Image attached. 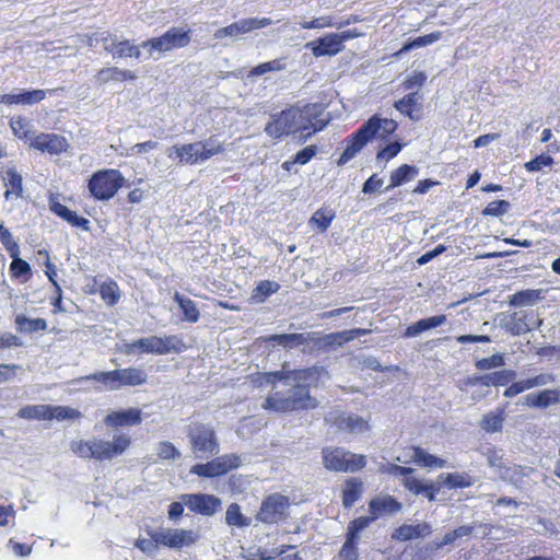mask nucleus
Here are the masks:
<instances>
[{"label": "nucleus", "mask_w": 560, "mask_h": 560, "mask_svg": "<svg viewBox=\"0 0 560 560\" xmlns=\"http://www.w3.org/2000/svg\"><path fill=\"white\" fill-rule=\"evenodd\" d=\"M323 375H327L323 366H317V375L312 381H292L285 390L270 392L262 404L265 410L278 413L315 409L318 401L311 396L310 387H316Z\"/></svg>", "instance_id": "obj_1"}, {"label": "nucleus", "mask_w": 560, "mask_h": 560, "mask_svg": "<svg viewBox=\"0 0 560 560\" xmlns=\"http://www.w3.org/2000/svg\"><path fill=\"white\" fill-rule=\"evenodd\" d=\"M317 114L318 107L316 105H306L302 108L292 106L281 113L271 115L270 121L265 127V132L277 139L300 130H320L323 126L317 127V121H314Z\"/></svg>", "instance_id": "obj_2"}, {"label": "nucleus", "mask_w": 560, "mask_h": 560, "mask_svg": "<svg viewBox=\"0 0 560 560\" xmlns=\"http://www.w3.org/2000/svg\"><path fill=\"white\" fill-rule=\"evenodd\" d=\"M481 454L493 474L501 481L522 491H528L536 483L534 477L537 470L530 466L511 463L505 458L502 450L486 447L481 451Z\"/></svg>", "instance_id": "obj_3"}, {"label": "nucleus", "mask_w": 560, "mask_h": 560, "mask_svg": "<svg viewBox=\"0 0 560 560\" xmlns=\"http://www.w3.org/2000/svg\"><path fill=\"white\" fill-rule=\"evenodd\" d=\"M397 129L393 119L372 116L353 136L350 144L340 155L338 164L348 163L373 138L384 139Z\"/></svg>", "instance_id": "obj_4"}, {"label": "nucleus", "mask_w": 560, "mask_h": 560, "mask_svg": "<svg viewBox=\"0 0 560 560\" xmlns=\"http://www.w3.org/2000/svg\"><path fill=\"white\" fill-rule=\"evenodd\" d=\"M322 457L324 467L336 472H355L366 464L363 455L353 454L342 447H324Z\"/></svg>", "instance_id": "obj_5"}, {"label": "nucleus", "mask_w": 560, "mask_h": 560, "mask_svg": "<svg viewBox=\"0 0 560 560\" xmlns=\"http://www.w3.org/2000/svg\"><path fill=\"white\" fill-rule=\"evenodd\" d=\"M191 452L196 458H208L219 453L214 430L202 423H194L188 429Z\"/></svg>", "instance_id": "obj_6"}, {"label": "nucleus", "mask_w": 560, "mask_h": 560, "mask_svg": "<svg viewBox=\"0 0 560 560\" xmlns=\"http://www.w3.org/2000/svg\"><path fill=\"white\" fill-rule=\"evenodd\" d=\"M125 178L117 170H102L94 173L89 180L91 195L98 200H108L124 185Z\"/></svg>", "instance_id": "obj_7"}, {"label": "nucleus", "mask_w": 560, "mask_h": 560, "mask_svg": "<svg viewBox=\"0 0 560 560\" xmlns=\"http://www.w3.org/2000/svg\"><path fill=\"white\" fill-rule=\"evenodd\" d=\"M190 31L182 27H171L162 36L151 38L141 44L142 48H148L150 56L153 52H165L187 46L190 43Z\"/></svg>", "instance_id": "obj_8"}, {"label": "nucleus", "mask_w": 560, "mask_h": 560, "mask_svg": "<svg viewBox=\"0 0 560 560\" xmlns=\"http://www.w3.org/2000/svg\"><path fill=\"white\" fill-rule=\"evenodd\" d=\"M150 536L161 546L176 550L192 546L198 539L194 530L184 528H158Z\"/></svg>", "instance_id": "obj_9"}, {"label": "nucleus", "mask_w": 560, "mask_h": 560, "mask_svg": "<svg viewBox=\"0 0 560 560\" xmlns=\"http://www.w3.org/2000/svg\"><path fill=\"white\" fill-rule=\"evenodd\" d=\"M130 438L126 434H116L113 441L92 439V458L96 460H112L121 455L130 446Z\"/></svg>", "instance_id": "obj_10"}, {"label": "nucleus", "mask_w": 560, "mask_h": 560, "mask_svg": "<svg viewBox=\"0 0 560 560\" xmlns=\"http://www.w3.org/2000/svg\"><path fill=\"white\" fill-rule=\"evenodd\" d=\"M289 506L290 502L285 495L272 493L261 502L257 520L265 524L278 523L287 517Z\"/></svg>", "instance_id": "obj_11"}, {"label": "nucleus", "mask_w": 560, "mask_h": 560, "mask_svg": "<svg viewBox=\"0 0 560 560\" xmlns=\"http://www.w3.org/2000/svg\"><path fill=\"white\" fill-rule=\"evenodd\" d=\"M317 375V366H311L302 370H290L285 365L280 371L264 373L261 378L265 383L272 385L271 392L280 390L277 383L284 386L292 384V381H312Z\"/></svg>", "instance_id": "obj_12"}, {"label": "nucleus", "mask_w": 560, "mask_h": 560, "mask_svg": "<svg viewBox=\"0 0 560 560\" xmlns=\"http://www.w3.org/2000/svg\"><path fill=\"white\" fill-rule=\"evenodd\" d=\"M271 21L267 18L264 19H244L238 22L232 23L228 26L218 28L214 32V38L222 39L225 37H238L240 35L249 33L254 30L268 26Z\"/></svg>", "instance_id": "obj_13"}, {"label": "nucleus", "mask_w": 560, "mask_h": 560, "mask_svg": "<svg viewBox=\"0 0 560 560\" xmlns=\"http://www.w3.org/2000/svg\"><path fill=\"white\" fill-rule=\"evenodd\" d=\"M180 499L191 512L202 515H213L221 506V500L211 494H182Z\"/></svg>", "instance_id": "obj_14"}, {"label": "nucleus", "mask_w": 560, "mask_h": 560, "mask_svg": "<svg viewBox=\"0 0 560 560\" xmlns=\"http://www.w3.org/2000/svg\"><path fill=\"white\" fill-rule=\"evenodd\" d=\"M476 528L481 529L482 536H488L490 534V527L487 524H471V525H463L458 528L447 532L441 541H432L428 545V549L430 550H439L446 545L454 544L457 539H462L464 537L470 536Z\"/></svg>", "instance_id": "obj_15"}, {"label": "nucleus", "mask_w": 560, "mask_h": 560, "mask_svg": "<svg viewBox=\"0 0 560 560\" xmlns=\"http://www.w3.org/2000/svg\"><path fill=\"white\" fill-rule=\"evenodd\" d=\"M176 337L167 336L161 338L158 336H150L147 338L138 339V352L152 353V354H167L175 348Z\"/></svg>", "instance_id": "obj_16"}, {"label": "nucleus", "mask_w": 560, "mask_h": 560, "mask_svg": "<svg viewBox=\"0 0 560 560\" xmlns=\"http://www.w3.org/2000/svg\"><path fill=\"white\" fill-rule=\"evenodd\" d=\"M31 147L49 154H59L66 151L68 143L62 136L55 133H40L31 138Z\"/></svg>", "instance_id": "obj_17"}, {"label": "nucleus", "mask_w": 560, "mask_h": 560, "mask_svg": "<svg viewBox=\"0 0 560 560\" xmlns=\"http://www.w3.org/2000/svg\"><path fill=\"white\" fill-rule=\"evenodd\" d=\"M166 154L170 159L175 156L178 159V163L186 165H194L202 163L201 152L198 142L175 144L166 150Z\"/></svg>", "instance_id": "obj_18"}, {"label": "nucleus", "mask_w": 560, "mask_h": 560, "mask_svg": "<svg viewBox=\"0 0 560 560\" xmlns=\"http://www.w3.org/2000/svg\"><path fill=\"white\" fill-rule=\"evenodd\" d=\"M305 47L311 49L315 57L335 56L343 49L336 33L308 42Z\"/></svg>", "instance_id": "obj_19"}, {"label": "nucleus", "mask_w": 560, "mask_h": 560, "mask_svg": "<svg viewBox=\"0 0 560 560\" xmlns=\"http://www.w3.org/2000/svg\"><path fill=\"white\" fill-rule=\"evenodd\" d=\"M402 505L389 494H380L369 502V511L377 520L383 515H393L401 510Z\"/></svg>", "instance_id": "obj_20"}, {"label": "nucleus", "mask_w": 560, "mask_h": 560, "mask_svg": "<svg viewBox=\"0 0 560 560\" xmlns=\"http://www.w3.org/2000/svg\"><path fill=\"white\" fill-rule=\"evenodd\" d=\"M421 101L422 95L419 92H412L395 102L394 107L410 119L418 120L420 118Z\"/></svg>", "instance_id": "obj_21"}, {"label": "nucleus", "mask_w": 560, "mask_h": 560, "mask_svg": "<svg viewBox=\"0 0 560 560\" xmlns=\"http://www.w3.org/2000/svg\"><path fill=\"white\" fill-rule=\"evenodd\" d=\"M49 208L55 214L62 218L72 226L81 228L84 231H88L90 229V221L88 219L79 217L77 212L68 209L66 206L61 205L56 199H50Z\"/></svg>", "instance_id": "obj_22"}, {"label": "nucleus", "mask_w": 560, "mask_h": 560, "mask_svg": "<svg viewBox=\"0 0 560 560\" xmlns=\"http://www.w3.org/2000/svg\"><path fill=\"white\" fill-rule=\"evenodd\" d=\"M141 422V411L136 408L115 411L105 418V423L109 427L135 425Z\"/></svg>", "instance_id": "obj_23"}, {"label": "nucleus", "mask_w": 560, "mask_h": 560, "mask_svg": "<svg viewBox=\"0 0 560 560\" xmlns=\"http://www.w3.org/2000/svg\"><path fill=\"white\" fill-rule=\"evenodd\" d=\"M117 389L122 386H138L147 382V373L140 368L116 370Z\"/></svg>", "instance_id": "obj_24"}, {"label": "nucleus", "mask_w": 560, "mask_h": 560, "mask_svg": "<svg viewBox=\"0 0 560 560\" xmlns=\"http://www.w3.org/2000/svg\"><path fill=\"white\" fill-rule=\"evenodd\" d=\"M431 533L432 526L425 522L416 525L404 524L395 530L393 537L401 541H407L429 536Z\"/></svg>", "instance_id": "obj_25"}, {"label": "nucleus", "mask_w": 560, "mask_h": 560, "mask_svg": "<svg viewBox=\"0 0 560 560\" xmlns=\"http://www.w3.org/2000/svg\"><path fill=\"white\" fill-rule=\"evenodd\" d=\"M269 343H276L284 349H292L299 346L308 345L311 341L310 334H280L270 335L265 338Z\"/></svg>", "instance_id": "obj_26"}, {"label": "nucleus", "mask_w": 560, "mask_h": 560, "mask_svg": "<svg viewBox=\"0 0 560 560\" xmlns=\"http://www.w3.org/2000/svg\"><path fill=\"white\" fill-rule=\"evenodd\" d=\"M525 404L529 407L546 408L560 402V392L557 389H545L539 393H532L525 396Z\"/></svg>", "instance_id": "obj_27"}, {"label": "nucleus", "mask_w": 560, "mask_h": 560, "mask_svg": "<svg viewBox=\"0 0 560 560\" xmlns=\"http://www.w3.org/2000/svg\"><path fill=\"white\" fill-rule=\"evenodd\" d=\"M45 95L43 90L9 93L1 95V102L4 104H34L44 100Z\"/></svg>", "instance_id": "obj_28"}, {"label": "nucleus", "mask_w": 560, "mask_h": 560, "mask_svg": "<svg viewBox=\"0 0 560 560\" xmlns=\"http://www.w3.org/2000/svg\"><path fill=\"white\" fill-rule=\"evenodd\" d=\"M136 79V74L130 70H122L117 67H109L101 69L95 75V80L100 84H105L109 81L121 82Z\"/></svg>", "instance_id": "obj_29"}, {"label": "nucleus", "mask_w": 560, "mask_h": 560, "mask_svg": "<svg viewBox=\"0 0 560 560\" xmlns=\"http://www.w3.org/2000/svg\"><path fill=\"white\" fill-rule=\"evenodd\" d=\"M3 183L7 187L4 198L9 200L12 197L19 198L23 192V179L22 176L14 170L9 168L5 171L3 176Z\"/></svg>", "instance_id": "obj_30"}, {"label": "nucleus", "mask_w": 560, "mask_h": 560, "mask_svg": "<svg viewBox=\"0 0 560 560\" xmlns=\"http://www.w3.org/2000/svg\"><path fill=\"white\" fill-rule=\"evenodd\" d=\"M445 322H446L445 315H438V316H432L429 318L420 319L417 323L408 326L404 336L408 337V338L416 337L425 330H429V329H432V328L443 325Z\"/></svg>", "instance_id": "obj_31"}, {"label": "nucleus", "mask_w": 560, "mask_h": 560, "mask_svg": "<svg viewBox=\"0 0 560 560\" xmlns=\"http://www.w3.org/2000/svg\"><path fill=\"white\" fill-rule=\"evenodd\" d=\"M363 493V482L358 478H348L345 481L342 490V504L345 508H351Z\"/></svg>", "instance_id": "obj_32"}, {"label": "nucleus", "mask_w": 560, "mask_h": 560, "mask_svg": "<svg viewBox=\"0 0 560 560\" xmlns=\"http://www.w3.org/2000/svg\"><path fill=\"white\" fill-rule=\"evenodd\" d=\"M102 42L104 49L110 52L114 58L129 57V48L131 47L129 40H119L116 36L107 35L102 38Z\"/></svg>", "instance_id": "obj_33"}, {"label": "nucleus", "mask_w": 560, "mask_h": 560, "mask_svg": "<svg viewBox=\"0 0 560 560\" xmlns=\"http://www.w3.org/2000/svg\"><path fill=\"white\" fill-rule=\"evenodd\" d=\"M418 174L419 168L417 166H411L408 164L399 166L392 173L390 184L385 188V191L412 180Z\"/></svg>", "instance_id": "obj_34"}, {"label": "nucleus", "mask_w": 560, "mask_h": 560, "mask_svg": "<svg viewBox=\"0 0 560 560\" xmlns=\"http://www.w3.org/2000/svg\"><path fill=\"white\" fill-rule=\"evenodd\" d=\"M540 290H523L510 296L509 304L514 307L532 306L541 300Z\"/></svg>", "instance_id": "obj_35"}, {"label": "nucleus", "mask_w": 560, "mask_h": 560, "mask_svg": "<svg viewBox=\"0 0 560 560\" xmlns=\"http://www.w3.org/2000/svg\"><path fill=\"white\" fill-rule=\"evenodd\" d=\"M14 323L20 332L31 334L47 329V322L44 318H28L24 315H16Z\"/></svg>", "instance_id": "obj_36"}, {"label": "nucleus", "mask_w": 560, "mask_h": 560, "mask_svg": "<svg viewBox=\"0 0 560 560\" xmlns=\"http://www.w3.org/2000/svg\"><path fill=\"white\" fill-rule=\"evenodd\" d=\"M84 381H96L98 382L105 389L116 390L117 389V378H116V370L109 372H96L83 377L75 380V383H82Z\"/></svg>", "instance_id": "obj_37"}, {"label": "nucleus", "mask_w": 560, "mask_h": 560, "mask_svg": "<svg viewBox=\"0 0 560 560\" xmlns=\"http://www.w3.org/2000/svg\"><path fill=\"white\" fill-rule=\"evenodd\" d=\"M412 462L419 466L430 467V468L431 467L442 468L446 464V462L444 459L427 453L421 447L413 448Z\"/></svg>", "instance_id": "obj_38"}, {"label": "nucleus", "mask_w": 560, "mask_h": 560, "mask_svg": "<svg viewBox=\"0 0 560 560\" xmlns=\"http://www.w3.org/2000/svg\"><path fill=\"white\" fill-rule=\"evenodd\" d=\"M49 405H27L21 408L18 416L27 420H48Z\"/></svg>", "instance_id": "obj_39"}, {"label": "nucleus", "mask_w": 560, "mask_h": 560, "mask_svg": "<svg viewBox=\"0 0 560 560\" xmlns=\"http://www.w3.org/2000/svg\"><path fill=\"white\" fill-rule=\"evenodd\" d=\"M335 218V212L327 209H318L311 217L308 223L315 226L319 232H325L331 224Z\"/></svg>", "instance_id": "obj_40"}, {"label": "nucleus", "mask_w": 560, "mask_h": 560, "mask_svg": "<svg viewBox=\"0 0 560 560\" xmlns=\"http://www.w3.org/2000/svg\"><path fill=\"white\" fill-rule=\"evenodd\" d=\"M202 162L210 158L224 152L223 142H220L215 137H210L205 141H198Z\"/></svg>", "instance_id": "obj_41"}, {"label": "nucleus", "mask_w": 560, "mask_h": 560, "mask_svg": "<svg viewBox=\"0 0 560 560\" xmlns=\"http://www.w3.org/2000/svg\"><path fill=\"white\" fill-rule=\"evenodd\" d=\"M225 522L228 525L236 527H246L250 524L249 518L242 514L241 506L237 503L228 506Z\"/></svg>", "instance_id": "obj_42"}, {"label": "nucleus", "mask_w": 560, "mask_h": 560, "mask_svg": "<svg viewBox=\"0 0 560 560\" xmlns=\"http://www.w3.org/2000/svg\"><path fill=\"white\" fill-rule=\"evenodd\" d=\"M219 475H224L232 469L240 467L242 460L236 454H225L213 459Z\"/></svg>", "instance_id": "obj_43"}, {"label": "nucleus", "mask_w": 560, "mask_h": 560, "mask_svg": "<svg viewBox=\"0 0 560 560\" xmlns=\"http://www.w3.org/2000/svg\"><path fill=\"white\" fill-rule=\"evenodd\" d=\"M440 38H441L440 32H434L431 34H427V35L417 37L415 39L408 40L402 46V48L399 50L398 54H404V52L410 51L411 49H415V48H420V47L431 45V44L435 43L436 40H439Z\"/></svg>", "instance_id": "obj_44"}, {"label": "nucleus", "mask_w": 560, "mask_h": 560, "mask_svg": "<svg viewBox=\"0 0 560 560\" xmlns=\"http://www.w3.org/2000/svg\"><path fill=\"white\" fill-rule=\"evenodd\" d=\"M81 417V412L68 406H49L48 420H73Z\"/></svg>", "instance_id": "obj_45"}, {"label": "nucleus", "mask_w": 560, "mask_h": 560, "mask_svg": "<svg viewBox=\"0 0 560 560\" xmlns=\"http://www.w3.org/2000/svg\"><path fill=\"white\" fill-rule=\"evenodd\" d=\"M175 300L178 302V305L182 308L185 318L190 323H196L199 318V311L195 302L188 298H184L178 294L175 295Z\"/></svg>", "instance_id": "obj_46"}, {"label": "nucleus", "mask_w": 560, "mask_h": 560, "mask_svg": "<svg viewBox=\"0 0 560 560\" xmlns=\"http://www.w3.org/2000/svg\"><path fill=\"white\" fill-rule=\"evenodd\" d=\"M520 313L515 312L511 316V322L505 325L508 330L514 335H524L530 330L528 323L526 322V315L518 316Z\"/></svg>", "instance_id": "obj_47"}, {"label": "nucleus", "mask_w": 560, "mask_h": 560, "mask_svg": "<svg viewBox=\"0 0 560 560\" xmlns=\"http://www.w3.org/2000/svg\"><path fill=\"white\" fill-rule=\"evenodd\" d=\"M284 68V65L279 59H275L268 62H264L258 65L257 67H254L248 73L247 79L264 75L267 72H276L280 71Z\"/></svg>", "instance_id": "obj_48"}, {"label": "nucleus", "mask_w": 560, "mask_h": 560, "mask_svg": "<svg viewBox=\"0 0 560 560\" xmlns=\"http://www.w3.org/2000/svg\"><path fill=\"white\" fill-rule=\"evenodd\" d=\"M374 521H375V516H373L372 514L370 516H362V517L353 520L348 525L347 536L358 539L359 534Z\"/></svg>", "instance_id": "obj_49"}, {"label": "nucleus", "mask_w": 560, "mask_h": 560, "mask_svg": "<svg viewBox=\"0 0 560 560\" xmlns=\"http://www.w3.org/2000/svg\"><path fill=\"white\" fill-rule=\"evenodd\" d=\"M472 483V478L467 474H447L444 478V485L448 488H467Z\"/></svg>", "instance_id": "obj_50"}, {"label": "nucleus", "mask_w": 560, "mask_h": 560, "mask_svg": "<svg viewBox=\"0 0 560 560\" xmlns=\"http://www.w3.org/2000/svg\"><path fill=\"white\" fill-rule=\"evenodd\" d=\"M503 420L501 412L489 413L483 416L480 425L487 432H500L502 430Z\"/></svg>", "instance_id": "obj_51"}, {"label": "nucleus", "mask_w": 560, "mask_h": 560, "mask_svg": "<svg viewBox=\"0 0 560 560\" xmlns=\"http://www.w3.org/2000/svg\"><path fill=\"white\" fill-rule=\"evenodd\" d=\"M100 294L106 304L114 305L119 298L118 287L114 281L104 282L100 288Z\"/></svg>", "instance_id": "obj_52"}, {"label": "nucleus", "mask_w": 560, "mask_h": 560, "mask_svg": "<svg viewBox=\"0 0 560 560\" xmlns=\"http://www.w3.org/2000/svg\"><path fill=\"white\" fill-rule=\"evenodd\" d=\"M0 241L9 252L10 256H18L20 254L18 243L13 240L11 232L3 224H0Z\"/></svg>", "instance_id": "obj_53"}, {"label": "nucleus", "mask_w": 560, "mask_h": 560, "mask_svg": "<svg viewBox=\"0 0 560 560\" xmlns=\"http://www.w3.org/2000/svg\"><path fill=\"white\" fill-rule=\"evenodd\" d=\"M156 455L161 459L175 460L180 457V452L171 442L163 441L156 445Z\"/></svg>", "instance_id": "obj_54"}, {"label": "nucleus", "mask_w": 560, "mask_h": 560, "mask_svg": "<svg viewBox=\"0 0 560 560\" xmlns=\"http://www.w3.org/2000/svg\"><path fill=\"white\" fill-rule=\"evenodd\" d=\"M70 450L80 458L90 459L92 458V439L72 441Z\"/></svg>", "instance_id": "obj_55"}, {"label": "nucleus", "mask_w": 560, "mask_h": 560, "mask_svg": "<svg viewBox=\"0 0 560 560\" xmlns=\"http://www.w3.org/2000/svg\"><path fill=\"white\" fill-rule=\"evenodd\" d=\"M505 364L504 357L501 353L493 354L489 358H483L476 362V368L478 370H491L495 368H501Z\"/></svg>", "instance_id": "obj_56"}, {"label": "nucleus", "mask_w": 560, "mask_h": 560, "mask_svg": "<svg viewBox=\"0 0 560 560\" xmlns=\"http://www.w3.org/2000/svg\"><path fill=\"white\" fill-rule=\"evenodd\" d=\"M341 424L354 433L364 432L369 429L368 422L359 416H349L342 420Z\"/></svg>", "instance_id": "obj_57"}, {"label": "nucleus", "mask_w": 560, "mask_h": 560, "mask_svg": "<svg viewBox=\"0 0 560 560\" xmlns=\"http://www.w3.org/2000/svg\"><path fill=\"white\" fill-rule=\"evenodd\" d=\"M190 472L195 474L197 476H200V477H208V478L220 476L217 470L213 459L206 464H197V465L192 466L190 468Z\"/></svg>", "instance_id": "obj_58"}, {"label": "nucleus", "mask_w": 560, "mask_h": 560, "mask_svg": "<svg viewBox=\"0 0 560 560\" xmlns=\"http://www.w3.org/2000/svg\"><path fill=\"white\" fill-rule=\"evenodd\" d=\"M553 163V159L547 154H540L525 164V168L528 172H538L544 167H550Z\"/></svg>", "instance_id": "obj_59"}, {"label": "nucleus", "mask_w": 560, "mask_h": 560, "mask_svg": "<svg viewBox=\"0 0 560 560\" xmlns=\"http://www.w3.org/2000/svg\"><path fill=\"white\" fill-rule=\"evenodd\" d=\"M510 209V202L506 200H494L490 202L485 210L482 211V214L485 215H492V217H499L504 213H506Z\"/></svg>", "instance_id": "obj_60"}, {"label": "nucleus", "mask_w": 560, "mask_h": 560, "mask_svg": "<svg viewBox=\"0 0 560 560\" xmlns=\"http://www.w3.org/2000/svg\"><path fill=\"white\" fill-rule=\"evenodd\" d=\"M279 289V283L275 281L264 280L257 285L255 290L256 294L254 295V298L260 295L259 301L261 302L270 294L276 293Z\"/></svg>", "instance_id": "obj_61"}, {"label": "nucleus", "mask_w": 560, "mask_h": 560, "mask_svg": "<svg viewBox=\"0 0 560 560\" xmlns=\"http://www.w3.org/2000/svg\"><path fill=\"white\" fill-rule=\"evenodd\" d=\"M323 340L326 346H332V345L342 346L343 343L351 341L352 336H351L350 330H343V331H339V332L328 334L324 337Z\"/></svg>", "instance_id": "obj_62"}, {"label": "nucleus", "mask_w": 560, "mask_h": 560, "mask_svg": "<svg viewBox=\"0 0 560 560\" xmlns=\"http://www.w3.org/2000/svg\"><path fill=\"white\" fill-rule=\"evenodd\" d=\"M355 540L352 537L347 536V539L339 552L341 560H357L358 549L355 547Z\"/></svg>", "instance_id": "obj_63"}, {"label": "nucleus", "mask_w": 560, "mask_h": 560, "mask_svg": "<svg viewBox=\"0 0 560 560\" xmlns=\"http://www.w3.org/2000/svg\"><path fill=\"white\" fill-rule=\"evenodd\" d=\"M523 381H524V385H525L526 389L528 390L534 387H540V386L550 384L555 381V377L552 374L544 373V374H539L535 377L523 380Z\"/></svg>", "instance_id": "obj_64"}]
</instances>
